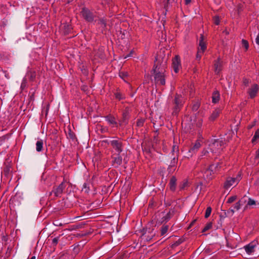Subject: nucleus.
<instances>
[{
  "instance_id": "1",
  "label": "nucleus",
  "mask_w": 259,
  "mask_h": 259,
  "mask_svg": "<svg viewBox=\"0 0 259 259\" xmlns=\"http://www.w3.org/2000/svg\"><path fill=\"white\" fill-rule=\"evenodd\" d=\"M152 71L154 74V80L156 83H159L160 85H165V75L164 72H162L160 67H158V63L154 64Z\"/></svg>"
},
{
  "instance_id": "2",
  "label": "nucleus",
  "mask_w": 259,
  "mask_h": 259,
  "mask_svg": "<svg viewBox=\"0 0 259 259\" xmlns=\"http://www.w3.org/2000/svg\"><path fill=\"white\" fill-rule=\"evenodd\" d=\"M241 180V175L238 174L236 177H228L226 178L223 185L225 190H228L231 187L236 186Z\"/></svg>"
},
{
  "instance_id": "3",
  "label": "nucleus",
  "mask_w": 259,
  "mask_h": 259,
  "mask_svg": "<svg viewBox=\"0 0 259 259\" xmlns=\"http://www.w3.org/2000/svg\"><path fill=\"white\" fill-rule=\"evenodd\" d=\"M69 188H70L69 184L65 182H62L56 188L52 191V192H54L55 194H60L62 193L69 194L70 191L69 192Z\"/></svg>"
},
{
  "instance_id": "4",
  "label": "nucleus",
  "mask_w": 259,
  "mask_h": 259,
  "mask_svg": "<svg viewBox=\"0 0 259 259\" xmlns=\"http://www.w3.org/2000/svg\"><path fill=\"white\" fill-rule=\"evenodd\" d=\"M181 96L178 94H176L175 99L173 101L174 107L172 108L173 111L172 114L174 116L177 115L179 112L181 108L182 107Z\"/></svg>"
},
{
  "instance_id": "5",
  "label": "nucleus",
  "mask_w": 259,
  "mask_h": 259,
  "mask_svg": "<svg viewBox=\"0 0 259 259\" xmlns=\"http://www.w3.org/2000/svg\"><path fill=\"white\" fill-rule=\"evenodd\" d=\"M80 13L86 21L92 22L94 20L95 16L89 9L85 7L82 8Z\"/></svg>"
},
{
  "instance_id": "6",
  "label": "nucleus",
  "mask_w": 259,
  "mask_h": 259,
  "mask_svg": "<svg viewBox=\"0 0 259 259\" xmlns=\"http://www.w3.org/2000/svg\"><path fill=\"white\" fill-rule=\"evenodd\" d=\"M112 147L117 152L120 153L123 150V144L121 139L114 140L110 142Z\"/></svg>"
},
{
  "instance_id": "7",
  "label": "nucleus",
  "mask_w": 259,
  "mask_h": 259,
  "mask_svg": "<svg viewBox=\"0 0 259 259\" xmlns=\"http://www.w3.org/2000/svg\"><path fill=\"white\" fill-rule=\"evenodd\" d=\"M130 117L129 109L128 108H126L122 112V118L119 120V125H125L127 124Z\"/></svg>"
},
{
  "instance_id": "8",
  "label": "nucleus",
  "mask_w": 259,
  "mask_h": 259,
  "mask_svg": "<svg viewBox=\"0 0 259 259\" xmlns=\"http://www.w3.org/2000/svg\"><path fill=\"white\" fill-rule=\"evenodd\" d=\"M120 153H116L112 155V164L115 167H118L122 163V158Z\"/></svg>"
},
{
  "instance_id": "9",
  "label": "nucleus",
  "mask_w": 259,
  "mask_h": 259,
  "mask_svg": "<svg viewBox=\"0 0 259 259\" xmlns=\"http://www.w3.org/2000/svg\"><path fill=\"white\" fill-rule=\"evenodd\" d=\"M223 66V61L221 60L220 57L218 58V59L214 61V71L216 74H218L222 70Z\"/></svg>"
},
{
  "instance_id": "10",
  "label": "nucleus",
  "mask_w": 259,
  "mask_h": 259,
  "mask_svg": "<svg viewBox=\"0 0 259 259\" xmlns=\"http://www.w3.org/2000/svg\"><path fill=\"white\" fill-rule=\"evenodd\" d=\"M213 165L211 164L204 172L203 178L206 181L211 180L213 177Z\"/></svg>"
},
{
  "instance_id": "11",
  "label": "nucleus",
  "mask_w": 259,
  "mask_h": 259,
  "mask_svg": "<svg viewBox=\"0 0 259 259\" xmlns=\"http://www.w3.org/2000/svg\"><path fill=\"white\" fill-rule=\"evenodd\" d=\"M172 66L174 71L178 73L179 70V67L181 66L180 58L179 55H176L172 59Z\"/></svg>"
},
{
  "instance_id": "12",
  "label": "nucleus",
  "mask_w": 259,
  "mask_h": 259,
  "mask_svg": "<svg viewBox=\"0 0 259 259\" xmlns=\"http://www.w3.org/2000/svg\"><path fill=\"white\" fill-rule=\"evenodd\" d=\"M155 231L154 229L149 228L148 230H146L143 236L147 241L151 240L152 238L155 235Z\"/></svg>"
},
{
  "instance_id": "13",
  "label": "nucleus",
  "mask_w": 259,
  "mask_h": 259,
  "mask_svg": "<svg viewBox=\"0 0 259 259\" xmlns=\"http://www.w3.org/2000/svg\"><path fill=\"white\" fill-rule=\"evenodd\" d=\"M258 91V87L257 84H254L250 89L248 90V93L251 99L254 98Z\"/></svg>"
},
{
  "instance_id": "14",
  "label": "nucleus",
  "mask_w": 259,
  "mask_h": 259,
  "mask_svg": "<svg viewBox=\"0 0 259 259\" xmlns=\"http://www.w3.org/2000/svg\"><path fill=\"white\" fill-rule=\"evenodd\" d=\"M190 183L187 179H184L181 182L178 186L179 192L188 189L190 186Z\"/></svg>"
},
{
  "instance_id": "15",
  "label": "nucleus",
  "mask_w": 259,
  "mask_h": 259,
  "mask_svg": "<svg viewBox=\"0 0 259 259\" xmlns=\"http://www.w3.org/2000/svg\"><path fill=\"white\" fill-rule=\"evenodd\" d=\"M195 192L200 194L201 193H205V187L202 185L201 182H199L195 184Z\"/></svg>"
},
{
  "instance_id": "16",
  "label": "nucleus",
  "mask_w": 259,
  "mask_h": 259,
  "mask_svg": "<svg viewBox=\"0 0 259 259\" xmlns=\"http://www.w3.org/2000/svg\"><path fill=\"white\" fill-rule=\"evenodd\" d=\"M177 181V180L175 176H172L170 179L169 183V189L172 192H174L176 190Z\"/></svg>"
},
{
  "instance_id": "17",
  "label": "nucleus",
  "mask_w": 259,
  "mask_h": 259,
  "mask_svg": "<svg viewBox=\"0 0 259 259\" xmlns=\"http://www.w3.org/2000/svg\"><path fill=\"white\" fill-rule=\"evenodd\" d=\"M106 119L108 122L114 125L115 127L118 126V123L115 121V118L114 116L109 114L105 117Z\"/></svg>"
},
{
  "instance_id": "18",
  "label": "nucleus",
  "mask_w": 259,
  "mask_h": 259,
  "mask_svg": "<svg viewBox=\"0 0 259 259\" xmlns=\"http://www.w3.org/2000/svg\"><path fill=\"white\" fill-rule=\"evenodd\" d=\"M220 99V93L218 91H215L212 93V102L213 103H217Z\"/></svg>"
},
{
  "instance_id": "19",
  "label": "nucleus",
  "mask_w": 259,
  "mask_h": 259,
  "mask_svg": "<svg viewBox=\"0 0 259 259\" xmlns=\"http://www.w3.org/2000/svg\"><path fill=\"white\" fill-rule=\"evenodd\" d=\"M204 39V36L203 34H201L199 42V46L200 47V51H202V52H204V51L206 49V46L205 42L203 40Z\"/></svg>"
},
{
  "instance_id": "20",
  "label": "nucleus",
  "mask_w": 259,
  "mask_h": 259,
  "mask_svg": "<svg viewBox=\"0 0 259 259\" xmlns=\"http://www.w3.org/2000/svg\"><path fill=\"white\" fill-rule=\"evenodd\" d=\"M220 112L221 110L219 109H215L210 116L209 118V120L211 121H214L219 116Z\"/></svg>"
},
{
  "instance_id": "21",
  "label": "nucleus",
  "mask_w": 259,
  "mask_h": 259,
  "mask_svg": "<svg viewBox=\"0 0 259 259\" xmlns=\"http://www.w3.org/2000/svg\"><path fill=\"white\" fill-rule=\"evenodd\" d=\"M255 246V244H253V242L249 243V244L246 245L244 248L246 252L249 254L253 252L254 248Z\"/></svg>"
},
{
  "instance_id": "22",
  "label": "nucleus",
  "mask_w": 259,
  "mask_h": 259,
  "mask_svg": "<svg viewBox=\"0 0 259 259\" xmlns=\"http://www.w3.org/2000/svg\"><path fill=\"white\" fill-rule=\"evenodd\" d=\"M26 76L28 77L29 81H34L36 77V72L35 71H29L27 73Z\"/></svg>"
},
{
  "instance_id": "23",
  "label": "nucleus",
  "mask_w": 259,
  "mask_h": 259,
  "mask_svg": "<svg viewBox=\"0 0 259 259\" xmlns=\"http://www.w3.org/2000/svg\"><path fill=\"white\" fill-rule=\"evenodd\" d=\"M246 202V199L245 197H243L241 199H240L239 201L235 203L234 206V208L236 210H238L240 208V206L244 204Z\"/></svg>"
},
{
  "instance_id": "24",
  "label": "nucleus",
  "mask_w": 259,
  "mask_h": 259,
  "mask_svg": "<svg viewBox=\"0 0 259 259\" xmlns=\"http://www.w3.org/2000/svg\"><path fill=\"white\" fill-rule=\"evenodd\" d=\"M63 27H64L63 33L64 35L68 34L71 31L72 28H71V26L67 23L64 24Z\"/></svg>"
},
{
  "instance_id": "25",
  "label": "nucleus",
  "mask_w": 259,
  "mask_h": 259,
  "mask_svg": "<svg viewBox=\"0 0 259 259\" xmlns=\"http://www.w3.org/2000/svg\"><path fill=\"white\" fill-rule=\"evenodd\" d=\"M201 146V144L199 142L196 141L195 144L190 148L189 150L190 152H195V150H198Z\"/></svg>"
},
{
  "instance_id": "26",
  "label": "nucleus",
  "mask_w": 259,
  "mask_h": 259,
  "mask_svg": "<svg viewBox=\"0 0 259 259\" xmlns=\"http://www.w3.org/2000/svg\"><path fill=\"white\" fill-rule=\"evenodd\" d=\"M177 163V160L175 158H174L168 168V169L169 170V171L175 169L173 168L175 166V165Z\"/></svg>"
},
{
  "instance_id": "27",
  "label": "nucleus",
  "mask_w": 259,
  "mask_h": 259,
  "mask_svg": "<svg viewBox=\"0 0 259 259\" xmlns=\"http://www.w3.org/2000/svg\"><path fill=\"white\" fill-rule=\"evenodd\" d=\"M36 150L38 152L41 151L42 149V145H43L42 140H41L38 141L36 142Z\"/></svg>"
},
{
  "instance_id": "28",
  "label": "nucleus",
  "mask_w": 259,
  "mask_h": 259,
  "mask_svg": "<svg viewBox=\"0 0 259 259\" xmlns=\"http://www.w3.org/2000/svg\"><path fill=\"white\" fill-rule=\"evenodd\" d=\"M173 211L171 212L170 211H169L165 216H163V220L165 221V223L167 222L170 220V219L173 215Z\"/></svg>"
},
{
  "instance_id": "29",
  "label": "nucleus",
  "mask_w": 259,
  "mask_h": 259,
  "mask_svg": "<svg viewBox=\"0 0 259 259\" xmlns=\"http://www.w3.org/2000/svg\"><path fill=\"white\" fill-rule=\"evenodd\" d=\"M11 171V167L6 166L3 170V174L5 176L7 177Z\"/></svg>"
},
{
  "instance_id": "30",
  "label": "nucleus",
  "mask_w": 259,
  "mask_h": 259,
  "mask_svg": "<svg viewBox=\"0 0 259 259\" xmlns=\"http://www.w3.org/2000/svg\"><path fill=\"white\" fill-rule=\"evenodd\" d=\"M67 137H68V138H70L72 140H74V139H76L75 134L72 131H71V130L70 129H69V130H68V132L67 134Z\"/></svg>"
},
{
  "instance_id": "31",
  "label": "nucleus",
  "mask_w": 259,
  "mask_h": 259,
  "mask_svg": "<svg viewBox=\"0 0 259 259\" xmlns=\"http://www.w3.org/2000/svg\"><path fill=\"white\" fill-rule=\"evenodd\" d=\"M168 225H163L161 229V235H164L167 231L168 229Z\"/></svg>"
},
{
  "instance_id": "32",
  "label": "nucleus",
  "mask_w": 259,
  "mask_h": 259,
  "mask_svg": "<svg viewBox=\"0 0 259 259\" xmlns=\"http://www.w3.org/2000/svg\"><path fill=\"white\" fill-rule=\"evenodd\" d=\"M98 24L102 25V27L104 28L106 27V21L103 18H101L99 20Z\"/></svg>"
},
{
  "instance_id": "33",
  "label": "nucleus",
  "mask_w": 259,
  "mask_h": 259,
  "mask_svg": "<svg viewBox=\"0 0 259 259\" xmlns=\"http://www.w3.org/2000/svg\"><path fill=\"white\" fill-rule=\"evenodd\" d=\"M259 138V128L257 129L256 132H255V134L254 135L252 139V143H254L256 140Z\"/></svg>"
},
{
  "instance_id": "34",
  "label": "nucleus",
  "mask_w": 259,
  "mask_h": 259,
  "mask_svg": "<svg viewBox=\"0 0 259 259\" xmlns=\"http://www.w3.org/2000/svg\"><path fill=\"white\" fill-rule=\"evenodd\" d=\"M212 223L211 222H209V223H207L206 225V226H205V227L203 229L202 232L203 233V232L207 231V230L211 229L212 228Z\"/></svg>"
},
{
  "instance_id": "35",
  "label": "nucleus",
  "mask_w": 259,
  "mask_h": 259,
  "mask_svg": "<svg viewBox=\"0 0 259 259\" xmlns=\"http://www.w3.org/2000/svg\"><path fill=\"white\" fill-rule=\"evenodd\" d=\"M222 164V162H221V163L218 162L215 165H214V164H213V171L216 172V171L219 170L220 169H221L222 167V165H221Z\"/></svg>"
},
{
  "instance_id": "36",
  "label": "nucleus",
  "mask_w": 259,
  "mask_h": 259,
  "mask_svg": "<svg viewBox=\"0 0 259 259\" xmlns=\"http://www.w3.org/2000/svg\"><path fill=\"white\" fill-rule=\"evenodd\" d=\"M204 250V247L200 246H199L195 251L194 254L196 255H198L201 254V253Z\"/></svg>"
},
{
  "instance_id": "37",
  "label": "nucleus",
  "mask_w": 259,
  "mask_h": 259,
  "mask_svg": "<svg viewBox=\"0 0 259 259\" xmlns=\"http://www.w3.org/2000/svg\"><path fill=\"white\" fill-rule=\"evenodd\" d=\"M241 41L242 46L245 48V51H247L249 48V44L248 41L244 39H243Z\"/></svg>"
},
{
  "instance_id": "38",
  "label": "nucleus",
  "mask_w": 259,
  "mask_h": 259,
  "mask_svg": "<svg viewBox=\"0 0 259 259\" xmlns=\"http://www.w3.org/2000/svg\"><path fill=\"white\" fill-rule=\"evenodd\" d=\"M211 210H212V209L210 206L207 207V208L206 209V211H205V218H208L210 216L211 212Z\"/></svg>"
},
{
  "instance_id": "39",
  "label": "nucleus",
  "mask_w": 259,
  "mask_h": 259,
  "mask_svg": "<svg viewBox=\"0 0 259 259\" xmlns=\"http://www.w3.org/2000/svg\"><path fill=\"white\" fill-rule=\"evenodd\" d=\"M145 120L144 119H139L137 121V126L138 127H142L144 125Z\"/></svg>"
},
{
  "instance_id": "40",
  "label": "nucleus",
  "mask_w": 259,
  "mask_h": 259,
  "mask_svg": "<svg viewBox=\"0 0 259 259\" xmlns=\"http://www.w3.org/2000/svg\"><path fill=\"white\" fill-rule=\"evenodd\" d=\"M85 225V223H81L80 224H78L77 225H73V229H78L80 228H82L83 227V226Z\"/></svg>"
},
{
  "instance_id": "41",
  "label": "nucleus",
  "mask_w": 259,
  "mask_h": 259,
  "mask_svg": "<svg viewBox=\"0 0 259 259\" xmlns=\"http://www.w3.org/2000/svg\"><path fill=\"white\" fill-rule=\"evenodd\" d=\"M224 143L223 141L217 140H215L214 142L213 143V145H217V146H220L221 147L223 145Z\"/></svg>"
},
{
  "instance_id": "42",
  "label": "nucleus",
  "mask_w": 259,
  "mask_h": 259,
  "mask_svg": "<svg viewBox=\"0 0 259 259\" xmlns=\"http://www.w3.org/2000/svg\"><path fill=\"white\" fill-rule=\"evenodd\" d=\"M213 23L215 24V25H219L220 24V18L219 16H215L213 18Z\"/></svg>"
},
{
  "instance_id": "43",
  "label": "nucleus",
  "mask_w": 259,
  "mask_h": 259,
  "mask_svg": "<svg viewBox=\"0 0 259 259\" xmlns=\"http://www.w3.org/2000/svg\"><path fill=\"white\" fill-rule=\"evenodd\" d=\"M204 52H202V51H200L199 49H198V50L197 51V53L196 55V59L198 60H199L201 57L202 55L203 54Z\"/></svg>"
},
{
  "instance_id": "44",
  "label": "nucleus",
  "mask_w": 259,
  "mask_h": 259,
  "mask_svg": "<svg viewBox=\"0 0 259 259\" xmlns=\"http://www.w3.org/2000/svg\"><path fill=\"white\" fill-rule=\"evenodd\" d=\"M27 84V79L26 78H24L22 82L21 85V88L23 90L26 87Z\"/></svg>"
},
{
  "instance_id": "45",
  "label": "nucleus",
  "mask_w": 259,
  "mask_h": 259,
  "mask_svg": "<svg viewBox=\"0 0 259 259\" xmlns=\"http://www.w3.org/2000/svg\"><path fill=\"white\" fill-rule=\"evenodd\" d=\"M128 75V73L126 72H119V76L122 79H124Z\"/></svg>"
},
{
  "instance_id": "46",
  "label": "nucleus",
  "mask_w": 259,
  "mask_h": 259,
  "mask_svg": "<svg viewBox=\"0 0 259 259\" xmlns=\"http://www.w3.org/2000/svg\"><path fill=\"white\" fill-rule=\"evenodd\" d=\"M255 204V201L250 198H249L247 205L245 206L244 209L247 207V205H251Z\"/></svg>"
},
{
  "instance_id": "47",
  "label": "nucleus",
  "mask_w": 259,
  "mask_h": 259,
  "mask_svg": "<svg viewBox=\"0 0 259 259\" xmlns=\"http://www.w3.org/2000/svg\"><path fill=\"white\" fill-rule=\"evenodd\" d=\"M236 198H237L236 196H235V195L232 196V197H231L230 198H229L227 202L229 203H231L233 202V201H234L236 199Z\"/></svg>"
},
{
  "instance_id": "48",
  "label": "nucleus",
  "mask_w": 259,
  "mask_h": 259,
  "mask_svg": "<svg viewBox=\"0 0 259 259\" xmlns=\"http://www.w3.org/2000/svg\"><path fill=\"white\" fill-rule=\"evenodd\" d=\"M89 187H87V184H84V187L82 189L81 191L83 193H89Z\"/></svg>"
},
{
  "instance_id": "49",
  "label": "nucleus",
  "mask_w": 259,
  "mask_h": 259,
  "mask_svg": "<svg viewBox=\"0 0 259 259\" xmlns=\"http://www.w3.org/2000/svg\"><path fill=\"white\" fill-rule=\"evenodd\" d=\"M183 242V240L180 239H179L178 241H176V242H175L172 245V247H174L175 246H178L179 245H180L182 242Z\"/></svg>"
},
{
  "instance_id": "50",
  "label": "nucleus",
  "mask_w": 259,
  "mask_h": 259,
  "mask_svg": "<svg viewBox=\"0 0 259 259\" xmlns=\"http://www.w3.org/2000/svg\"><path fill=\"white\" fill-rule=\"evenodd\" d=\"M249 82L250 80L248 79L245 78L243 79V83L244 84V85L248 86Z\"/></svg>"
},
{
  "instance_id": "51",
  "label": "nucleus",
  "mask_w": 259,
  "mask_h": 259,
  "mask_svg": "<svg viewBox=\"0 0 259 259\" xmlns=\"http://www.w3.org/2000/svg\"><path fill=\"white\" fill-rule=\"evenodd\" d=\"M254 185L257 188V189L259 190V177L254 182Z\"/></svg>"
},
{
  "instance_id": "52",
  "label": "nucleus",
  "mask_w": 259,
  "mask_h": 259,
  "mask_svg": "<svg viewBox=\"0 0 259 259\" xmlns=\"http://www.w3.org/2000/svg\"><path fill=\"white\" fill-rule=\"evenodd\" d=\"M115 96L116 99H118L119 100H120L121 99V94L119 93H116L115 94Z\"/></svg>"
},
{
  "instance_id": "53",
  "label": "nucleus",
  "mask_w": 259,
  "mask_h": 259,
  "mask_svg": "<svg viewBox=\"0 0 259 259\" xmlns=\"http://www.w3.org/2000/svg\"><path fill=\"white\" fill-rule=\"evenodd\" d=\"M155 203L156 201L154 199V198H152V199L151 200V202L149 203V206L152 207L154 205V204Z\"/></svg>"
},
{
  "instance_id": "54",
  "label": "nucleus",
  "mask_w": 259,
  "mask_h": 259,
  "mask_svg": "<svg viewBox=\"0 0 259 259\" xmlns=\"http://www.w3.org/2000/svg\"><path fill=\"white\" fill-rule=\"evenodd\" d=\"M58 242V237L54 238L53 239L52 242L54 244L56 245Z\"/></svg>"
},
{
  "instance_id": "55",
  "label": "nucleus",
  "mask_w": 259,
  "mask_h": 259,
  "mask_svg": "<svg viewBox=\"0 0 259 259\" xmlns=\"http://www.w3.org/2000/svg\"><path fill=\"white\" fill-rule=\"evenodd\" d=\"M199 108V105L198 104H194L192 107L193 110L196 111Z\"/></svg>"
},
{
  "instance_id": "56",
  "label": "nucleus",
  "mask_w": 259,
  "mask_h": 259,
  "mask_svg": "<svg viewBox=\"0 0 259 259\" xmlns=\"http://www.w3.org/2000/svg\"><path fill=\"white\" fill-rule=\"evenodd\" d=\"M93 230H92V231H91V230H90V231H89V232H85V233H84V234H82L81 235V236H87V235H89V234H91V233L93 232Z\"/></svg>"
},
{
  "instance_id": "57",
  "label": "nucleus",
  "mask_w": 259,
  "mask_h": 259,
  "mask_svg": "<svg viewBox=\"0 0 259 259\" xmlns=\"http://www.w3.org/2000/svg\"><path fill=\"white\" fill-rule=\"evenodd\" d=\"M242 11V5L241 4H239L238 5V13L241 12Z\"/></svg>"
},
{
  "instance_id": "58",
  "label": "nucleus",
  "mask_w": 259,
  "mask_h": 259,
  "mask_svg": "<svg viewBox=\"0 0 259 259\" xmlns=\"http://www.w3.org/2000/svg\"><path fill=\"white\" fill-rule=\"evenodd\" d=\"M171 201H166L165 199H164V203H165V204L166 205V206H170L171 205Z\"/></svg>"
},
{
  "instance_id": "59",
  "label": "nucleus",
  "mask_w": 259,
  "mask_h": 259,
  "mask_svg": "<svg viewBox=\"0 0 259 259\" xmlns=\"http://www.w3.org/2000/svg\"><path fill=\"white\" fill-rule=\"evenodd\" d=\"M255 159H258L259 158V149L256 151L255 152Z\"/></svg>"
},
{
  "instance_id": "60",
  "label": "nucleus",
  "mask_w": 259,
  "mask_h": 259,
  "mask_svg": "<svg viewBox=\"0 0 259 259\" xmlns=\"http://www.w3.org/2000/svg\"><path fill=\"white\" fill-rule=\"evenodd\" d=\"M196 222V220H193L190 224L189 227H188V229L190 228L194 224V223Z\"/></svg>"
},
{
  "instance_id": "61",
  "label": "nucleus",
  "mask_w": 259,
  "mask_h": 259,
  "mask_svg": "<svg viewBox=\"0 0 259 259\" xmlns=\"http://www.w3.org/2000/svg\"><path fill=\"white\" fill-rule=\"evenodd\" d=\"M169 1L170 0H167L166 3L164 5V8L166 9V10H167L168 4L169 3Z\"/></svg>"
},
{
  "instance_id": "62",
  "label": "nucleus",
  "mask_w": 259,
  "mask_h": 259,
  "mask_svg": "<svg viewBox=\"0 0 259 259\" xmlns=\"http://www.w3.org/2000/svg\"><path fill=\"white\" fill-rule=\"evenodd\" d=\"M162 224V223L160 220H157L156 222L155 226L156 225H161Z\"/></svg>"
},
{
  "instance_id": "63",
  "label": "nucleus",
  "mask_w": 259,
  "mask_h": 259,
  "mask_svg": "<svg viewBox=\"0 0 259 259\" xmlns=\"http://www.w3.org/2000/svg\"><path fill=\"white\" fill-rule=\"evenodd\" d=\"M256 43L259 45V33L258 34L256 38Z\"/></svg>"
},
{
  "instance_id": "64",
  "label": "nucleus",
  "mask_w": 259,
  "mask_h": 259,
  "mask_svg": "<svg viewBox=\"0 0 259 259\" xmlns=\"http://www.w3.org/2000/svg\"><path fill=\"white\" fill-rule=\"evenodd\" d=\"M82 216H77L75 218V219L78 221H80L82 220Z\"/></svg>"
}]
</instances>
